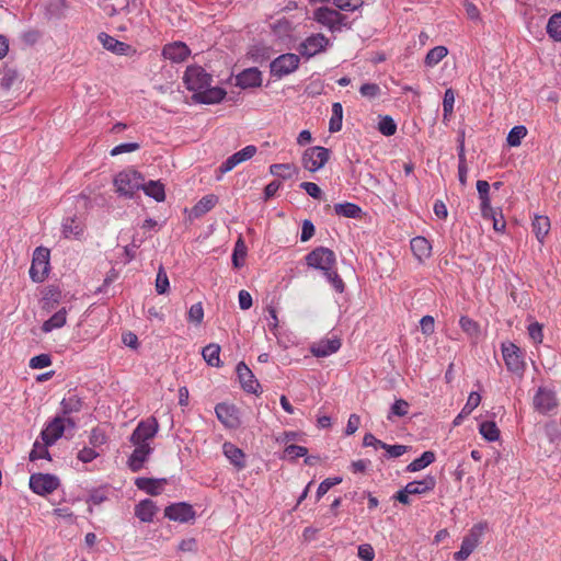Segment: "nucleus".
Segmentation results:
<instances>
[{
    "label": "nucleus",
    "mask_w": 561,
    "mask_h": 561,
    "mask_svg": "<svg viewBox=\"0 0 561 561\" xmlns=\"http://www.w3.org/2000/svg\"><path fill=\"white\" fill-rule=\"evenodd\" d=\"M67 309L65 307L57 310L50 318L45 320L42 324V331L49 333L55 329H60L66 324Z\"/></svg>",
    "instance_id": "bb28decb"
},
{
    "label": "nucleus",
    "mask_w": 561,
    "mask_h": 561,
    "mask_svg": "<svg viewBox=\"0 0 561 561\" xmlns=\"http://www.w3.org/2000/svg\"><path fill=\"white\" fill-rule=\"evenodd\" d=\"M359 92L363 96L373 99V98H376L377 95H379L380 88L376 83H364L360 87Z\"/></svg>",
    "instance_id": "338daca9"
},
{
    "label": "nucleus",
    "mask_w": 561,
    "mask_h": 561,
    "mask_svg": "<svg viewBox=\"0 0 561 561\" xmlns=\"http://www.w3.org/2000/svg\"><path fill=\"white\" fill-rule=\"evenodd\" d=\"M135 446L134 451L128 458V467L133 472L139 471L145 462L149 459L153 448L151 444H133Z\"/></svg>",
    "instance_id": "dca6fc26"
},
{
    "label": "nucleus",
    "mask_w": 561,
    "mask_h": 561,
    "mask_svg": "<svg viewBox=\"0 0 561 561\" xmlns=\"http://www.w3.org/2000/svg\"><path fill=\"white\" fill-rule=\"evenodd\" d=\"M479 433L488 442H496L500 438V430L492 421L482 422L479 426Z\"/></svg>",
    "instance_id": "4c0bfd02"
},
{
    "label": "nucleus",
    "mask_w": 561,
    "mask_h": 561,
    "mask_svg": "<svg viewBox=\"0 0 561 561\" xmlns=\"http://www.w3.org/2000/svg\"><path fill=\"white\" fill-rule=\"evenodd\" d=\"M435 461V454L431 450L424 451L419 458L407 466V471H420Z\"/></svg>",
    "instance_id": "f704fd0d"
},
{
    "label": "nucleus",
    "mask_w": 561,
    "mask_h": 561,
    "mask_svg": "<svg viewBox=\"0 0 561 561\" xmlns=\"http://www.w3.org/2000/svg\"><path fill=\"white\" fill-rule=\"evenodd\" d=\"M336 262L335 254L332 250L318 247L306 255L308 266L322 271L324 274L334 267Z\"/></svg>",
    "instance_id": "39448f33"
},
{
    "label": "nucleus",
    "mask_w": 561,
    "mask_h": 561,
    "mask_svg": "<svg viewBox=\"0 0 561 561\" xmlns=\"http://www.w3.org/2000/svg\"><path fill=\"white\" fill-rule=\"evenodd\" d=\"M99 41L103 47L117 55H126L130 49V46L124 42H121L113 36L102 32L99 34Z\"/></svg>",
    "instance_id": "5701e85b"
},
{
    "label": "nucleus",
    "mask_w": 561,
    "mask_h": 561,
    "mask_svg": "<svg viewBox=\"0 0 561 561\" xmlns=\"http://www.w3.org/2000/svg\"><path fill=\"white\" fill-rule=\"evenodd\" d=\"M460 328L471 337H477L480 334V325L478 322L467 316H462L459 320Z\"/></svg>",
    "instance_id": "a18cd8bd"
},
{
    "label": "nucleus",
    "mask_w": 561,
    "mask_h": 561,
    "mask_svg": "<svg viewBox=\"0 0 561 561\" xmlns=\"http://www.w3.org/2000/svg\"><path fill=\"white\" fill-rule=\"evenodd\" d=\"M329 45V38L323 34H314L307 37L299 46V53L308 58L323 51Z\"/></svg>",
    "instance_id": "4468645a"
},
{
    "label": "nucleus",
    "mask_w": 561,
    "mask_h": 561,
    "mask_svg": "<svg viewBox=\"0 0 561 561\" xmlns=\"http://www.w3.org/2000/svg\"><path fill=\"white\" fill-rule=\"evenodd\" d=\"M204 318V310L201 302L191 306L188 310V320L196 324H199Z\"/></svg>",
    "instance_id": "bf43d9fd"
},
{
    "label": "nucleus",
    "mask_w": 561,
    "mask_h": 561,
    "mask_svg": "<svg viewBox=\"0 0 561 561\" xmlns=\"http://www.w3.org/2000/svg\"><path fill=\"white\" fill-rule=\"evenodd\" d=\"M145 194L152 197L156 202H163L165 199L164 185L160 181H149L148 183L142 182L140 187Z\"/></svg>",
    "instance_id": "c756f323"
},
{
    "label": "nucleus",
    "mask_w": 561,
    "mask_h": 561,
    "mask_svg": "<svg viewBox=\"0 0 561 561\" xmlns=\"http://www.w3.org/2000/svg\"><path fill=\"white\" fill-rule=\"evenodd\" d=\"M84 226L77 218H67L62 224V233L66 238L81 239L83 237Z\"/></svg>",
    "instance_id": "cd10ccee"
},
{
    "label": "nucleus",
    "mask_w": 561,
    "mask_h": 561,
    "mask_svg": "<svg viewBox=\"0 0 561 561\" xmlns=\"http://www.w3.org/2000/svg\"><path fill=\"white\" fill-rule=\"evenodd\" d=\"M76 422L69 416H55L42 430L41 436L45 446L54 445L65 433H72Z\"/></svg>",
    "instance_id": "f03ea898"
},
{
    "label": "nucleus",
    "mask_w": 561,
    "mask_h": 561,
    "mask_svg": "<svg viewBox=\"0 0 561 561\" xmlns=\"http://www.w3.org/2000/svg\"><path fill=\"white\" fill-rule=\"evenodd\" d=\"M327 279L331 283L335 291L343 293L345 289V284L343 279L340 277L337 272L334 270V267H331L330 271H328L325 274Z\"/></svg>",
    "instance_id": "864d4df0"
},
{
    "label": "nucleus",
    "mask_w": 561,
    "mask_h": 561,
    "mask_svg": "<svg viewBox=\"0 0 561 561\" xmlns=\"http://www.w3.org/2000/svg\"><path fill=\"white\" fill-rule=\"evenodd\" d=\"M190 48L183 42L167 44L162 49L163 57L170 59L173 62L184 61L190 56Z\"/></svg>",
    "instance_id": "a211bd4d"
},
{
    "label": "nucleus",
    "mask_w": 561,
    "mask_h": 561,
    "mask_svg": "<svg viewBox=\"0 0 561 561\" xmlns=\"http://www.w3.org/2000/svg\"><path fill=\"white\" fill-rule=\"evenodd\" d=\"M455 103V93L453 89H447L444 94L443 100V118L444 121L448 119V117L453 114Z\"/></svg>",
    "instance_id": "09e8293b"
},
{
    "label": "nucleus",
    "mask_w": 561,
    "mask_h": 561,
    "mask_svg": "<svg viewBox=\"0 0 561 561\" xmlns=\"http://www.w3.org/2000/svg\"><path fill=\"white\" fill-rule=\"evenodd\" d=\"M68 8L66 0H49L44 13L48 20H60L67 16Z\"/></svg>",
    "instance_id": "b1692460"
},
{
    "label": "nucleus",
    "mask_w": 561,
    "mask_h": 561,
    "mask_svg": "<svg viewBox=\"0 0 561 561\" xmlns=\"http://www.w3.org/2000/svg\"><path fill=\"white\" fill-rule=\"evenodd\" d=\"M99 453L94 447H83L77 455V458L84 463L93 461Z\"/></svg>",
    "instance_id": "680f3d73"
},
{
    "label": "nucleus",
    "mask_w": 561,
    "mask_h": 561,
    "mask_svg": "<svg viewBox=\"0 0 561 561\" xmlns=\"http://www.w3.org/2000/svg\"><path fill=\"white\" fill-rule=\"evenodd\" d=\"M477 190H478V194H479V198H480V202L481 204H483L484 208H489V202H491L490 199V195H489V192H490V184L488 181H484V180H479L477 182Z\"/></svg>",
    "instance_id": "603ef678"
},
{
    "label": "nucleus",
    "mask_w": 561,
    "mask_h": 561,
    "mask_svg": "<svg viewBox=\"0 0 561 561\" xmlns=\"http://www.w3.org/2000/svg\"><path fill=\"white\" fill-rule=\"evenodd\" d=\"M167 483L165 479H151V478H137L135 481L136 486L150 494L159 495L162 491L163 484Z\"/></svg>",
    "instance_id": "393cba45"
},
{
    "label": "nucleus",
    "mask_w": 561,
    "mask_h": 561,
    "mask_svg": "<svg viewBox=\"0 0 561 561\" xmlns=\"http://www.w3.org/2000/svg\"><path fill=\"white\" fill-rule=\"evenodd\" d=\"M300 187L302 190H305L308 195H310L311 197H313L316 199H319L322 195L321 188L316 183L302 182L300 184Z\"/></svg>",
    "instance_id": "774afa93"
},
{
    "label": "nucleus",
    "mask_w": 561,
    "mask_h": 561,
    "mask_svg": "<svg viewBox=\"0 0 561 561\" xmlns=\"http://www.w3.org/2000/svg\"><path fill=\"white\" fill-rule=\"evenodd\" d=\"M159 424L156 419H148L138 423L130 436L131 444H151V440L157 435Z\"/></svg>",
    "instance_id": "6e6552de"
},
{
    "label": "nucleus",
    "mask_w": 561,
    "mask_h": 561,
    "mask_svg": "<svg viewBox=\"0 0 561 561\" xmlns=\"http://www.w3.org/2000/svg\"><path fill=\"white\" fill-rule=\"evenodd\" d=\"M308 454V449L304 446L298 445H288L284 449V457L289 460H295L299 457H306Z\"/></svg>",
    "instance_id": "3c124183"
},
{
    "label": "nucleus",
    "mask_w": 561,
    "mask_h": 561,
    "mask_svg": "<svg viewBox=\"0 0 561 561\" xmlns=\"http://www.w3.org/2000/svg\"><path fill=\"white\" fill-rule=\"evenodd\" d=\"M299 64L300 58L298 55L293 53L283 54L271 62V75L280 79L293 73L299 67Z\"/></svg>",
    "instance_id": "0eeeda50"
},
{
    "label": "nucleus",
    "mask_w": 561,
    "mask_h": 561,
    "mask_svg": "<svg viewBox=\"0 0 561 561\" xmlns=\"http://www.w3.org/2000/svg\"><path fill=\"white\" fill-rule=\"evenodd\" d=\"M183 80L187 90L194 92L192 99L196 103H219L226 95V91L224 89L211 87V76L201 66L187 67Z\"/></svg>",
    "instance_id": "f257e3e1"
},
{
    "label": "nucleus",
    "mask_w": 561,
    "mask_h": 561,
    "mask_svg": "<svg viewBox=\"0 0 561 561\" xmlns=\"http://www.w3.org/2000/svg\"><path fill=\"white\" fill-rule=\"evenodd\" d=\"M144 176L136 170H124L114 178L116 192L125 197L131 198L142 186Z\"/></svg>",
    "instance_id": "20e7f679"
},
{
    "label": "nucleus",
    "mask_w": 561,
    "mask_h": 561,
    "mask_svg": "<svg viewBox=\"0 0 561 561\" xmlns=\"http://www.w3.org/2000/svg\"><path fill=\"white\" fill-rule=\"evenodd\" d=\"M157 513V504L149 499L140 501L135 506V516L142 523H151Z\"/></svg>",
    "instance_id": "4be33fe9"
},
{
    "label": "nucleus",
    "mask_w": 561,
    "mask_h": 561,
    "mask_svg": "<svg viewBox=\"0 0 561 561\" xmlns=\"http://www.w3.org/2000/svg\"><path fill=\"white\" fill-rule=\"evenodd\" d=\"M435 485V478L427 476L423 480L409 482L405 485V492L411 493L412 495H421L434 490Z\"/></svg>",
    "instance_id": "a878e982"
},
{
    "label": "nucleus",
    "mask_w": 561,
    "mask_h": 561,
    "mask_svg": "<svg viewBox=\"0 0 561 561\" xmlns=\"http://www.w3.org/2000/svg\"><path fill=\"white\" fill-rule=\"evenodd\" d=\"M381 448L387 451L388 457L390 458H398L407 453L408 446L404 445H389L386 444L381 445Z\"/></svg>",
    "instance_id": "052dcab7"
},
{
    "label": "nucleus",
    "mask_w": 561,
    "mask_h": 561,
    "mask_svg": "<svg viewBox=\"0 0 561 561\" xmlns=\"http://www.w3.org/2000/svg\"><path fill=\"white\" fill-rule=\"evenodd\" d=\"M222 454L237 470H243L245 468V454L234 444L225 442L222 444Z\"/></svg>",
    "instance_id": "f3484780"
},
{
    "label": "nucleus",
    "mask_w": 561,
    "mask_h": 561,
    "mask_svg": "<svg viewBox=\"0 0 561 561\" xmlns=\"http://www.w3.org/2000/svg\"><path fill=\"white\" fill-rule=\"evenodd\" d=\"M557 407V398L553 390L540 387L534 397V408L545 414Z\"/></svg>",
    "instance_id": "2eb2a0df"
},
{
    "label": "nucleus",
    "mask_w": 561,
    "mask_h": 561,
    "mask_svg": "<svg viewBox=\"0 0 561 561\" xmlns=\"http://www.w3.org/2000/svg\"><path fill=\"white\" fill-rule=\"evenodd\" d=\"M335 5L341 10L354 11L362 7L363 0H333Z\"/></svg>",
    "instance_id": "69168bd1"
},
{
    "label": "nucleus",
    "mask_w": 561,
    "mask_h": 561,
    "mask_svg": "<svg viewBox=\"0 0 561 561\" xmlns=\"http://www.w3.org/2000/svg\"><path fill=\"white\" fill-rule=\"evenodd\" d=\"M168 288H169L168 275H167L165 271L163 270V267H160L158 271V274H157V279H156V290L158 294L162 295L168 291Z\"/></svg>",
    "instance_id": "13d9d810"
},
{
    "label": "nucleus",
    "mask_w": 561,
    "mask_h": 561,
    "mask_svg": "<svg viewBox=\"0 0 561 561\" xmlns=\"http://www.w3.org/2000/svg\"><path fill=\"white\" fill-rule=\"evenodd\" d=\"M447 54L448 50L445 46H436L427 53L425 57V65L433 67L437 65L444 57H446Z\"/></svg>",
    "instance_id": "79ce46f5"
},
{
    "label": "nucleus",
    "mask_w": 561,
    "mask_h": 561,
    "mask_svg": "<svg viewBox=\"0 0 561 561\" xmlns=\"http://www.w3.org/2000/svg\"><path fill=\"white\" fill-rule=\"evenodd\" d=\"M81 409V401L76 397L71 396L69 398H65L61 401V416H67L68 414L72 412H78Z\"/></svg>",
    "instance_id": "de8ad7c7"
},
{
    "label": "nucleus",
    "mask_w": 561,
    "mask_h": 561,
    "mask_svg": "<svg viewBox=\"0 0 561 561\" xmlns=\"http://www.w3.org/2000/svg\"><path fill=\"white\" fill-rule=\"evenodd\" d=\"M550 230V220L547 216H535L533 220V231L537 240L543 243L545 237Z\"/></svg>",
    "instance_id": "473e14b6"
},
{
    "label": "nucleus",
    "mask_w": 561,
    "mask_h": 561,
    "mask_svg": "<svg viewBox=\"0 0 561 561\" xmlns=\"http://www.w3.org/2000/svg\"><path fill=\"white\" fill-rule=\"evenodd\" d=\"M50 251L44 247H37V265H44L41 272L37 271V282H44L50 273Z\"/></svg>",
    "instance_id": "c85d7f7f"
},
{
    "label": "nucleus",
    "mask_w": 561,
    "mask_h": 561,
    "mask_svg": "<svg viewBox=\"0 0 561 561\" xmlns=\"http://www.w3.org/2000/svg\"><path fill=\"white\" fill-rule=\"evenodd\" d=\"M508 370L520 374L525 368L524 353H502Z\"/></svg>",
    "instance_id": "7c9ffc66"
},
{
    "label": "nucleus",
    "mask_w": 561,
    "mask_h": 561,
    "mask_svg": "<svg viewBox=\"0 0 561 561\" xmlns=\"http://www.w3.org/2000/svg\"><path fill=\"white\" fill-rule=\"evenodd\" d=\"M481 402V396L479 392L472 391L468 399L466 404L462 408V414L463 415H470L472 411L479 407Z\"/></svg>",
    "instance_id": "5fc2aeb1"
},
{
    "label": "nucleus",
    "mask_w": 561,
    "mask_h": 561,
    "mask_svg": "<svg viewBox=\"0 0 561 561\" xmlns=\"http://www.w3.org/2000/svg\"><path fill=\"white\" fill-rule=\"evenodd\" d=\"M379 131L385 136H392L397 131V124L390 116H383L378 125Z\"/></svg>",
    "instance_id": "8fccbe9b"
},
{
    "label": "nucleus",
    "mask_w": 561,
    "mask_h": 561,
    "mask_svg": "<svg viewBox=\"0 0 561 561\" xmlns=\"http://www.w3.org/2000/svg\"><path fill=\"white\" fill-rule=\"evenodd\" d=\"M313 19L323 26L334 31L345 24L346 16L334 9L321 7L313 12Z\"/></svg>",
    "instance_id": "1a4fd4ad"
},
{
    "label": "nucleus",
    "mask_w": 561,
    "mask_h": 561,
    "mask_svg": "<svg viewBox=\"0 0 561 561\" xmlns=\"http://www.w3.org/2000/svg\"><path fill=\"white\" fill-rule=\"evenodd\" d=\"M217 419L227 428L236 430L242 421L238 408L233 404L218 403L215 408Z\"/></svg>",
    "instance_id": "9d476101"
},
{
    "label": "nucleus",
    "mask_w": 561,
    "mask_h": 561,
    "mask_svg": "<svg viewBox=\"0 0 561 561\" xmlns=\"http://www.w3.org/2000/svg\"><path fill=\"white\" fill-rule=\"evenodd\" d=\"M488 529L486 522L474 524L463 537L460 549L454 553L456 561H466L480 545L484 531Z\"/></svg>",
    "instance_id": "7ed1b4c3"
},
{
    "label": "nucleus",
    "mask_w": 561,
    "mask_h": 561,
    "mask_svg": "<svg viewBox=\"0 0 561 561\" xmlns=\"http://www.w3.org/2000/svg\"><path fill=\"white\" fill-rule=\"evenodd\" d=\"M547 33L552 39L561 41V12L550 16L547 23Z\"/></svg>",
    "instance_id": "58836bf2"
},
{
    "label": "nucleus",
    "mask_w": 561,
    "mask_h": 561,
    "mask_svg": "<svg viewBox=\"0 0 561 561\" xmlns=\"http://www.w3.org/2000/svg\"><path fill=\"white\" fill-rule=\"evenodd\" d=\"M236 371L240 386L245 392L256 396L261 393V385L251 369L243 362H240L237 365Z\"/></svg>",
    "instance_id": "f8f14e48"
},
{
    "label": "nucleus",
    "mask_w": 561,
    "mask_h": 561,
    "mask_svg": "<svg viewBox=\"0 0 561 561\" xmlns=\"http://www.w3.org/2000/svg\"><path fill=\"white\" fill-rule=\"evenodd\" d=\"M256 151L257 149L255 146L249 145L241 149L240 151L234 152L225 162L220 164V167L218 168L219 175H217V179L220 180L222 174L231 171L238 164L252 159L255 156Z\"/></svg>",
    "instance_id": "9b49d317"
},
{
    "label": "nucleus",
    "mask_w": 561,
    "mask_h": 561,
    "mask_svg": "<svg viewBox=\"0 0 561 561\" xmlns=\"http://www.w3.org/2000/svg\"><path fill=\"white\" fill-rule=\"evenodd\" d=\"M60 488V480L51 473L37 472V495L47 496Z\"/></svg>",
    "instance_id": "6ab92c4d"
},
{
    "label": "nucleus",
    "mask_w": 561,
    "mask_h": 561,
    "mask_svg": "<svg viewBox=\"0 0 561 561\" xmlns=\"http://www.w3.org/2000/svg\"><path fill=\"white\" fill-rule=\"evenodd\" d=\"M341 340L337 335L331 334L330 336H327L325 339H322L319 341L318 344H314L311 346L310 351H339L341 347Z\"/></svg>",
    "instance_id": "e433bc0d"
},
{
    "label": "nucleus",
    "mask_w": 561,
    "mask_h": 561,
    "mask_svg": "<svg viewBox=\"0 0 561 561\" xmlns=\"http://www.w3.org/2000/svg\"><path fill=\"white\" fill-rule=\"evenodd\" d=\"M411 250L419 260H422L431 255L432 245L426 238L415 237L411 240Z\"/></svg>",
    "instance_id": "2f4dec72"
},
{
    "label": "nucleus",
    "mask_w": 561,
    "mask_h": 561,
    "mask_svg": "<svg viewBox=\"0 0 561 561\" xmlns=\"http://www.w3.org/2000/svg\"><path fill=\"white\" fill-rule=\"evenodd\" d=\"M164 516L170 520L187 523L195 518V511L192 505L185 502H180L167 506L164 510Z\"/></svg>",
    "instance_id": "ddd939ff"
},
{
    "label": "nucleus",
    "mask_w": 561,
    "mask_h": 561,
    "mask_svg": "<svg viewBox=\"0 0 561 561\" xmlns=\"http://www.w3.org/2000/svg\"><path fill=\"white\" fill-rule=\"evenodd\" d=\"M294 170V165L289 163H276L270 167L271 174L280 176L284 180L290 179Z\"/></svg>",
    "instance_id": "49530a36"
},
{
    "label": "nucleus",
    "mask_w": 561,
    "mask_h": 561,
    "mask_svg": "<svg viewBox=\"0 0 561 561\" xmlns=\"http://www.w3.org/2000/svg\"><path fill=\"white\" fill-rule=\"evenodd\" d=\"M89 442L92 447L96 448L104 445L107 442V437L103 430L95 427L90 433Z\"/></svg>",
    "instance_id": "4d7b16f0"
},
{
    "label": "nucleus",
    "mask_w": 561,
    "mask_h": 561,
    "mask_svg": "<svg viewBox=\"0 0 561 561\" xmlns=\"http://www.w3.org/2000/svg\"><path fill=\"white\" fill-rule=\"evenodd\" d=\"M236 81L242 89L256 88L262 84V73L257 68H248L237 76Z\"/></svg>",
    "instance_id": "aec40b11"
},
{
    "label": "nucleus",
    "mask_w": 561,
    "mask_h": 561,
    "mask_svg": "<svg viewBox=\"0 0 561 561\" xmlns=\"http://www.w3.org/2000/svg\"><path fill=\"white\" fill-rule=\"evenodd\" d=\"M358 558L363 561H373L375 559V550L371 545L363 543L358 546Z\"/></svg>",
    "instance_id": "0e129e2a"
},
{
    "label": "nucleus",
    "mask_w": 561,
    "mask_h": 561,
    "mask_svg": "<svg viewBox=\"0 0 561 561\" xmlns=\"http://www.w3.org/2000/svg\"><path fill=\"white\" fill-rule=\"evenodd\" d=\"M218 197L214 194L206 195L193 207L192 213L195 217H201L215 207Z\"/></svg>",
    "instance_id": "72a5a7b5"
},
{
    "label": "nucleus",
    "mask_w": 561,
    "mask_h": 561,
    "mask_svg": "<svg viewBox=\"0 0 561 561\" xmlns=\"http://www.w3.org/2000/svg\"><path fill=\"white\" fill-rule=\"evenodd\" d=\"M410 404L403 399H397L390 407L387 419L393 421L394 416L402 417L409 413Z\"/></svg>",
    "instance_id": "a19ab883"
},
{
    "label": "nucleus",
    "mask_w": 561,
    "mask_h": 561,
    "mask_svg": "<svg viewBox=\"0 0 561 561\" xmlns=\"http://www.w3.org/2000/svg\"><path fill=\"white\" fill-rule=\"evenodd\" d=\"M139 144L138 142H126V144H121L118 146H115L112 150H111V156L115 157V156H118L121 153H125V152H133V151H136L139 149Z\"/></svg>",
    "instance_id": "e2e57ef3"
},
{
    "label": "nucleus",
    "mask_w": 561,
    "mask_h": 561,
    "mask_svg": "<svg viewBox=\"0 0 561 561\" xmlns=\"http://www.w3.org/2000/svg\"><path fill=\"white\" fill-rule=\"evenodd\" d=\"M527 128L524 125L514 126L508 135H507V144L511 147H518L522 142V139L526 137Z\"/></svg>",
    "instance_id": "37998d69"
},
{
    "label": "nucleus",
    "mask_w": 561,
    "mask_h": 561,
    "mask_svg": "<svg viewBox=\"0 0 561 561\" xmlns=\"http://www.w3.org/2000/svg\"><path fill=\"white\" fill-rule=\"evenodd\" d=\"M334 211L339 216L346 218H358L362 214V208L354 203H340L334 205Z\"/></svg>",
    "instance_id": "c9c22d12"
},
{
    "label": "nucleus",
    "mask_w": 561,
    "mask_h": 561,
    "mask_svg": "<svg viewBox=\"0 0 561 561\" xmlns=\"http://www.w3.org/2000/svg\"><path fill=\"white\" fill-rule=\"evenodd\" d=\"M330 150L322 146H314L304 151L301 163L310 172H316L323 168L330 159Z\"/></svg>",
    "instance_id": "423d86ee"
},
{
    "label": "nucleus",
    "mask_w": 561,
    "mask_h": 561,
    "mask_svg": "<svg viewBox=\"0 0 561 561\" xmlns=\"http://www.w3.org/2000/svg\"><path fill=\"white\" fill-rule=\"evenodd\" d=\"M342 119H343V107L339 102L333 103L332 105V116L330 119L329 130L331 133H336L342 128Z\"/></svg>",
    "instance_id": "ea45409f"
},
{
    "label": "nucleus",
    "mask_w": 561,
    "mask_h": 561,
    "mask_svg": "<svg viewBox=\"0 0 561 561\" xmlns=\"http://www.w3.org/2000/svg\"><path fill=\"white\" fill-rule=\"evenodd\" d=\"M247 255V247L244 241L239 238L236 242L233 254H232V264L236 268H240L244 264V257Z\"/></svg>",
    "instance_id": "c03bdc74"
},
{
    "label": "nucleus",
    "mask_w": 561,
    "mask_h": 561,
    "mask_svg": "<svg viewBox=\"0 0 561 561\" xmlns=\"http://www.w3.org/2000/svg\"><path fill=\"white\" fill-rule=\"evenodd\" d=\"M342 482L341 477L328 478L323 480L317 490V499L320 500L332 486Z\"/></svg>",
    "instance_id": "6e6d98bb"
},
{
    "label": "nucleus",
    "mask_w": 561,
    "mask_h": 561,
    "mask_svg": "<svg viewBox=\"0 0 561 561\" xmlns=\"http://www.w3.org/2000/svg\"><path fill=\"white\" fill-rule=\"evenodd\" d=\"M41 309L49 313L59 304L61 298V290L57 286H48L42 291Z\"/></svg>",
    "instance_id": "412c9836"
}]
</instances>
